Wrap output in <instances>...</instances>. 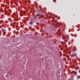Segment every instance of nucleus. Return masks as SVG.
<instances>
[{
	"instance_id": "nucleus-1",
	"label": "nucleus",
	"mask_w": 80,
	"mask_h": 80,
	"mask_svg": "<svg viewBox=\"0 0 80 80\" xmlns=\"http://www.w3.org/2000/svg\"><path fill=\"white\" fill-rule=\"evenodd\" d=\"M71 73L72 75H76V72H75L74 71H73L72 72H71Z\"/></svg>"
},
{
	"instance_id": "nucleus-2",
	"label": "nucleus",
	"mask_w": 80,
	"mask_h": 80,
	"mask_svg": "<svg viewBox=\"0 0 80 80\" xmlns=\"http://www.w3.org/2000/svg\"><path fill=\"white\" fill-rule=\"evenodd\" d=\"M71 57H75V56H77V54L74 53L72 54L71 55Z\"/></svg>"
},
{
	"instance_id": "nucleus-3",
	"label": "nucleus",
	"mask_w": 80,
	"mask_h": 80,
	"mask_svg": "<svg viewBox=\"0 0 80 80\" xmlns=\"http://www.w3.org/2000/svg\"><path fill=\"white\" fill-rule=\"evenodd\" d=\"M2 32H5L6 30L5 29H2Z\"/></svg>"
},
{
	"instance_id": "nucleus-4",
	"label": "nucleus",
	"mask_w": 80,
	"mask_h": 80,
	"mask_svg": "<svg viewBox=\"0 0 80 80\" xmlns=\"http://www.w3.org/2000/svg\"><path fill=\"white\" fill-rule=\"evenodd\" d=\"M32 22H30V24H32Z\"/></svg>"
},
{
	"instance_id": "nucleus-5",
	"label": "nucleus",
	"mask_w": 80,
	"mask_h": 80,
	"mask_svg": "<svg viewBox=\"0 0 80 80\" xmlns=\"http://www.w3.org/2000/svg\"><path fill=\"white\" fill-rule=\"evenodd\" d=\"M23 13H25V11H24Z\"/></svg>"
},
{
	"instance_id": "nucleus-6",
	"label": "nucleus",
	"mask_w": 80,
	"mask_h": 80,
	"mask_svg": "<svg viewBox=\"0 0 80 80\" xmlns=\"http://www.w3.org/2000/svg\"><path fill=\"white\" fill-rule=\"evenodd\" d=\"M67 38H68V36H67Z\"/></svg>"
},
{
	"instance_id": "nucleus-7",
	"label": "nucleus",
	"mask_w": 80,
	"mask_h": 80,
	"mask_svg": "<svg viewBox=\"0 0 80 80\" xmlns=\"http://www.w3.org/2000/svg\"><path fill=\"white\" fill-rule=\"evenodd\" d=\"M78 78H80V76H78Z\"/></svg>"
},
{
	"instance_id": "nucleus-8",
	"label": "nucleus",
	"mask_w": 80,
	"mask_h": 80,
	"mask_svg": "<svg viewBox=\"0 0 80 80\" xmlns=\"http://www.w3.org/2000/svg\"><path fill=\"white\" fill-rule=\"evenodd\" d=\"M24 22H25V23H26V21H24Z\"/></svg>"
},
{
	"instance_id": "nucleus-9",
	"label": "nucleus",
	"mask_w": 80,
	"mask_h": 80,
	"mask_svg": "<svg viewBox=\"0 0 80 80\" xmlns=\"http://www.w3.org/2000/svg\"><path fill=\"white\" fill-rule=\"evenodd\" d=\"M53 18H55V17H53Z\"/></svg>"
},
{
	"instance_id": "nucleus-10",
	"label": "nucleus",
	"mask_w": 80,
	"mask_h": 80,
	"mask_svg": "<svg viewBox=\"0 0 80 80\" xmlns=\"http://www.w3.org/2000/svg\"><path fill=\"white\" fill-rule=\"evenodd\" d=\"M29 24H30V22H29Z\"/></svg>"
},
{
	"instance_id": "nucleus-11",
	"label": "nucleus",
	"mask_w": 80,
	"mask_h": 80,
	"mask_svg": "<svg viewBox=\"0 0 80 80\" xmlns=\"http://www.w3.org/2000/svg\"><path fill=\"white\" fill-rule=\"evenodd\" d=\"M10 14H9V15H10Z\"/></svg>"
},
{
	"instance_id": "nucleus-12",
	"label": "nucleus",
	"mask_w": 80,
	"mask_h": 80,
	"mask_svg": "<svg viewBox=\"0 0 80 80\" xmlns=\"http://www.w3.org/2000/svg\"><path fill=\"white\" fill-rule=\"evenodd\" d=\"M20 13H21V14L22 13V12H20Z\"/></svg>"
},
{
	"instance_id": "nucleus-13",
	"label": "nucleus",
	"mask_w": 80,
	"mask_h": 80,
	"mask_svg": "<svg viewBox=\"0 0 80 80\" xmlns=\"http://www.w3.org/2000/svg\"><path fill=\"white\" fill-rule=\"evenodd\" d=\"M21 35H22V34H21Z\"/></svg>"
},
{
	"instance_id": "nucleus-14",
	"label": "nucleus",
	"mask_w": 80,
	"mask_h": 80,
	"mask_svg": "<svg viewBox=\"0 0 80 80\" xmlns=\"http://www.w3.org/2000/svg\"><path fill=\"white\" fill-rule=\"evenodd\" d=\"M4 33H4V32H3Z\"/></svg>"
},
{
	"instance_id": "nucleus-15",
	"label": "nucleus",
	"mask_w": 80,
	"mask_h": 80,
	"mask_svg": "<svg viewBox=\"0 0 80 80\" xmlns=\"http://www.w3.org/2000/svg\"><path fill=\"white\" fill-rule=\"evenodd\" d=\"M29 28H30V27Z\"/></svg>"
}]
</instances>
